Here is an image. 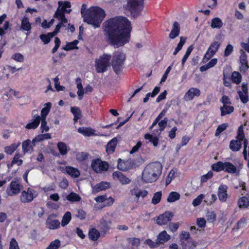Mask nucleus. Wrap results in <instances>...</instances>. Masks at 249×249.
I'll use <instances>...</instances> for the list:
<instances>
[{
    "label": "nucleus",
    "mask_w": 249,
    "mask_h": 249,
    "mask_svg": "<svg viewBox=\"0 0 249 249\" xmlns=\"http://www.w3.org/2000/svg\"><path fill=\"white\" fill-rule=\"evenodd\" d=\"M242 146V142L238 140H231L230 143V148L232 151H238Z\"/></svg>",
    "instance_id": "nucleus-29"
},
{
    "label": "nucleus",
    "mask_w": 249,
    "mask_h": 249,
    "mask_svg": "<svg viewBox=\"0 0 249 249\" xmlns=\"http://www.w3.org/2000/svg\"><path fill=\"white\" fill-rule=\"evenodd\" d=\"M242 80V76L241 74L237 71H233L231 74V80L233 83L236 84L240 83Z\"/></svg>",
    "instance_id": "nucleus-44"
},
{
    "label": "nucleus",
    "mask_w": 249,
    "mask_h": 249,
    "mask_svg": "<svg viewBox=\"0 0 249 249\" xmlns=\"http://www.w3.org/2000/svg\"><path fill=\"white\" fill-rule=\"evenodd\" d=\"M22 187L23 186L20 182L12 180L6 189V193L8 196H10L17 195L20 192Z\"/></svg>",
    "instance_id": "nucleus-9"
},
{
    "label": "nucleus",
    "mask_w": 249,
    "mask_h": 249,
    "mask_svg": "<svg viewBox=\"0 0 249 249\" xmlns=\"http://www.w3.org/2000/svg\"><path fill=\"white\" fill-rule=\"evenodd\" d=\"M110 187L109 183L107 182L102 181L100 183L97 184L92 187V193H97L100 191L105 190Z\"/></svg>",
    "instance_id": "nucleus-21"
},
{
    "label": "nucleus",
    "mask_w": 249,
    "mask_h": 249,
    "mask_svg": "<svg viewBox=\"0 0 249 249\" xmlns=\"http://www.w3.org/2000/svg\"><path fill=\"white\" fill-rule=\"evenodd\" d=\"M86 213L83 210L79 209L77 211L76 216L81 220L85 219L86 217Z\"/></svg>",
    "instance_id": "nucleus-64"
},
{
    "label": "nucleus",
    "mask_w": 249,
    "mask_h": 249,
    "mask_svg": "<svg viewBox=\"0 0 249 249\" xmlns=\"http://www.w3.org/2000/svg\"><path fill=\"white\" fill-rule=\"evenodd\" d=\"M32 141L30 140H26L24 141L22 144V150L24 153L32 152L33 150V146H34Z\"/></svg>",
    "instance_id": "nucleus-26"
},
{
    "label": "nucleus",
    "mask_w": 249,
    "mask_h": 249,
    "mask_svg": "<svg viewBox=\"0 0 249 249\" xmlns=\"http://www.w3.org/2000/svg\"><path fill=\"white\" fill-rule=\"evenodd\" d=\"M168 122V118L165 117L163 120L160 121L158 124L159 129H155L153 130V134L155 136H160L161 132L166 127Z\"/></svg>",
    "instance_id": "nucleus-19"
},
{
    "label": "nucleus",
    "mask_w": 249,
    "mask_h": 249,
    "mask_svg": "<svg viewBox=\"0 0 249 249\" xmlns=\"http://www.w3.org/2000/svg\"><path fill=\"white\" fill-rule=\"evenodd\" d=\"M204 197V196L203 194H201L199 195L197 197H196L193 201L192 204L194 207H196L198 206L201 203Z\"/></svg>",
    "instance_id": "nucleus-56"
},
{
    "label": "nucleus",
    "mask_w": 249,
    "mask_h": 249,
    "mask_svg": "<svg viewBox=\"0 0 249 249\" xmlns=\"http://www.w3.org/2000/svg\"><path fill=\"white\" fill-rule=\"evenodd\" d=\"M88 155V154L86 152H79L76 155V159L78 161H82L86 160L87 159Z\"/></svg>",
    "instance_id": "nucleus-55"
},
{
    "label": "nucleus",
    "mask_w": 249,
    "mask_h": 249,
    "mask_svg": "<svg viewBox=\"0 0 249 249\" xmlns=\"http://www.w3.org/2000/svg\"><path fill=\"white\" fill-rule=\"evenodd\" d=\"M71 218V213L67 212L63 215L61 221V225L63 227L65 226L70 222Z\"/></svg>",
    "instance_id": "nucleus-45"
},
{
    "label": "nucleus",
    "mask_w": 249,
    "mask_h": 249,
    "mask_svg": "<svg viewBox=\"0 0 249 249\" xmlns=\"http://www.w3.org/2000/svg\"><path fill=\"white\" fill-rule=\"evenodd\" d=\"M200 91L198 89L191 88L185 94L184 99L186 101H190L193 99L195 96H199Z\"/></svg>",
    "instance_id": "nucleus-18"
},
{
    "label": "nucleus",
    "mask_w": 249,
    "mask_h": 249,
    "mask_svg": "<svg viewBox=\"0 0 249 249\" xmlns=\"http://www.w3.org/2000/svg\"><path fill=\"white\" fill-rule=\"evenodd\" d=\"M20 142L18 143H12L9 146H6L4 148V152L9 155H11L19 146Z\"/></svg>",
    "instance_id": "nucleus-39"
},
{
    "label": "nucleus",
    "mask_w": 249,
    "mask_h": 249,
    "mask_svg": "<svg viewBox=\"0 0 249 249\" xmlns=\"http://www.w3.org/2000/svg\"><path fill=\"white\" fill-rule=\"evenodd\" d=\"M228 125L227 124H223L218 126L215 133V135L216 136H219V135L223 132L224 130H225Z\"/></svg>",
    "instance_id": "nucleus-57"
},
{
    "label": "nucleus",
    "mask_w": 249,
    "mask_h": 249,
    "mask_svg": "<svg viewBox=\"0 0 249 249\" xmlns=\"http://www.w3.org/2000/svg\"><path fill=\"white\" fill-rule=\"evenodd\" d=\"M225 162L218 161L212 165V169L217 172L224 171Z\"/></svg>",
    "instance_id": "nucleus-43"
},
{
    "label": "nucleus",
    "mask_w": 249,
    "mask_h": 249,
    "mask_svg": "<svg viewBox=\"0 0 249 249\" xmlns=\"http://www.w3.org/2000/svg\"><path fill=\"white\" fill-rule=\"evenodd\" d=\"M125 60V54L122 51L118 50L113 53L111 65L115 73L118 74L122 71Z\"/></svg>",
    "instance_id": "nucleus-4"
},
{
    "label": "nucleus",
    "mask_w": 249,
    "mask_h": 249,
    "mask_svg": "<svg viewBox=\"0 0 249 249\" xmlns=\"http://www.w3.org/2000/svg\"><path fill=\"white\" fill-rule=\"evenodd\" d=\"M58 7L56 10L53 17L60 18L65 17V14H70L71 12V4L68 1H59L58 2Z\"/></svg>",
    "instance_id": "nucleus-8"
},
{
    "label": "nucleus",
    "mask_w": 249,
    "mask_h": 249,
    "mask_svg": "<svg viewBox=\"0 0 249 249\" xmlns=\"http://www.w3.org/2000/svg\"><path fill=\"white\" fill-rule=\"evenodd\" d=\"M100 236V232L95 228L91 229L89 230V239L92 241H96Z\"/></svg>",
    "instance_id": "nucleus-32"
},
{
    "label": "nucleus",
    "mask_w": 249,
    "mask_h": 249,
    "mask_svg": "<svg viewBox=\"0 0 249 249\" xmlns=\"http://www.w3.org/2000/svg\"><path fill=\"white\" fill-rule=\"evenodd\" d=\"M143 0H127L126 8L134 18L137 17L143 7Z\"/></svg>",
    "instance_id": "nucleus-6"
},
{
    "label": "nucleus",
    "mask_w": 249,
    "mask_h": 249,
    "mask_svg": "<svg viewBox=\"0 0 249 249\" xmlns=\"http://www.w3.org/2000/svg\"><path fill=\"white\" fill-rule=\"evenodd\" d=\"M223 22L219 18H214L212 19L211 27L213 29H220L223 26Z\"/></svg>",
    "instance_id": "nucleus-35"
},
{
    "label": "nucleus",
    "mask_w": 249,
    "mask_h": 249,
    "mask_svg": "<svg viewBox=\"0 0 249 249\" xmlns=\"http://www.w3.org/2000/svg\"><path fill=\"white\" fill-rule=\"evenodd\" d=\"M51 135L50 133L39 134L33 139L32 142L34 144V145H35L36 142L43 141L45 140H49L51 139Z\"/></svg>",
    "instance_id": "nucleus-30"
},
{
    "label": "nucleus",
    "mask_w": 249,
    "mask_h": 249,
    "mask_svg": "<svg viewBox=\"0 0 249 249\" xmlns=\"http://www.w3.org/2000/svg\"><path fill=\"white\" fill-rule=\"evenodd\" d=\"M248 142L247 140H244V150H243V156L245 160H247L249 159V146H248Z\"/></svg>",
    "instance_id": "nucleus-50"
},
{
    "label": "nucleus",
    "mask_w": 249,
    "mask_h": 249,
    "mask_svg": "<svg viewBox=\"0 0 249 249\" xmlns=\"http://www.w3.org/2000/svg\"><path fill=\"white\" fill-rule=\"evenodd\" d=\"M32 114L33 117L31 122L27 124L25 126V128L28 129H36L38 126L41 122V117L37 114V110H33Z\"/></svg>",
    "instance_id": "nucleus-11"
},
{
    "label": "nucleus",
    "mask_w": 249,
    "mask_h": 249,
    "mask_svg": "<svg viewBox=\"0 0 249 249\" xmlns=\"http://www.w3.org/2000/svg\"><path fill=\"white\" fill-rule=\"evenodd\" d=\"M173 216L172 213L170 212H165L164 213L160 214L157 218V223L159 225H164L167 224V223L170 221Z\"/></svg>",
    "instance_id": "nucleus-12"
},
{
    "label": "nucleus",
    "mask_w": 249,
    "mask_h": 249,
    "mask_svg": "<svg viewBox=\"0 0 249 249\" xmlns=\"http://www.w3.org/2000/svg\"><path fill=\"white\" fill-rule=\"evenodd\" d=\"M233 51V47L232 45L229 44L226 46L225 51H224V56H229Z\"/></svg>",
    "instance_id": "nucleus-62"
},
{
    "label": "nucleus",
    "mask_w": 249,
    "mask_h": 249,
    "mask_svg": "<svg viewBox=\"0 0 249 249\" xmlns=\"http://www.w3.org/2000/svg\"><path fill=\"white\" fill-rule=\"evenodd\" d=\"M111 57L110 54H104L96 60L95 68L98 73H103L107 70Z\"/></svg>",
    "instance_id": "nucleus-7"
},
{
    "label": "nucleus",
    "mask_w": 249,
    "mask_h": 249,
    "mask_svg": "<svg viewBox=\"0 0 249 249\" xmlns=\"http://www.w3.org/2000/svg\"><path fill=\"white\" fill-rule=\"evenodd\" d=\"M114 180H119L122 185L129 184L131 180L126 177L123 173L120 171H115L112 174Z\"/></svg>",
    "instance_id": "nucleus-15"
},
{
    "label": "nucleus",
    "mask_w": 249,
    "mask_h": 249,
    "mask_svg": "<svg viewBox=\"0 0 249 249\" xmlns=\"http://www.w3.org/2000/svg\"><path fill=\"white\" fill-rule=\"evenodd\" d=\"M228 186L226 185L221 184L218 187L217 196L220 201L225 202L228 197L227 190Z\"/></svg>",
    "instance_id": "nucleus-16"
},
{
    "label": "nucleus",
    "mask_w": 249,
    "mask_h": 249,
    "mask_svg": "<svg viewBox=\"0 0 249 249\" xmlns=\"http://www.w3.org/2000/svg\"><path fill=\"white\" fill-rule=\"evenodd\" d=\"M153 134H150L146 133L144 135V138L145 140H149V142H151L154 146H157L159 143V136H153Z\"/></svg>",
    "instance_id": "nucleus-31"
},
{
    "label": "nucleus",
    "mask_w": 249,
    "mask_h": 249,
    "mask_svg": "<svg viewBox=\"0 0 249 249\" xmlns=\"http://www.w3.org/2000/svg\"><path fill=\"white\" fill-rule=\"evenodd\" d=\"M12 58L19 62H22L24 61V57L20 53H16L12 56Z\"/></svg>",
    "instance_id": "nucleus-61"
},
{
    "label": "nucleus",
    "mask_w": 249,
    "mask_h": 249,
    "mask_svg": "<svg viewBox=\"0 0 249 249\" xmlns=\"http://www.w3.org/2000/svg\"><path fill=\"white\" fill-rule=\"evenodd\" d=\"M55 35H56V34L53 32L52 33H49L47 34H42L39 37L44 43L46 44L49 43L51 39Z\"/></svg>",
    "instance_id": "nucleus-34"
},
{
    "label": "nucleus",
    "mask_w": 249,
    "mask_h": 249,
    "mask_svg": "<svg viewBox=\"0 0 249 249\" xmlns=\"http://www.w3.org/2000/svg\"><path fill=\"white\" fill-rule=\"evenodd\" d=\"M19 158L20 155L19 154H15L12 161V164H17L18 166L21 165L23 162V160L19 159Z\"/></svg>",
    "instance_id": "nucleus-58"
},
{
    "label": "nucleus",
    "mask_w": 249,
    "mask_h": 249,
    "mask_svg": "<svg viewBox=\"0 0 249 249\" xmlns=\"http://www.w3.org/2000/svg\"><path fill=\"white\" fill-rule=\"evenodd\" d=\"M162 165L159 161L149 163L144 167L142 173V180L145 183L155 182L161 174Z\"/></svg>",
    "instance_id": "nucleus-3"
},
{
    "label": "nucleus",
    "mask_w": 249,
    "mask_h": 249,
    "mask_svg": "<svg viewBox=\"0 0 249 249\" xmlns=\"http://www.w3.org/2000/svg\"><path fill=\"white\" fill-rule=\"evenodd\" d=\"M118 142V139L114 137L108 142L106 148V151L108 154H112L115 151Z\"/></svg>",
    "instance_id": "nucleus-20"
},
{
    "label": "nucleus",
    "mask_w": 249,
    "mask_h": 249,
    "mask_svg": "<svg viewBox=\"0 0 249 249\" xmlns=\"http://www.w3.org/2000/svg\"><path fill=\"white\" fill-rule=\"evenodd\" d=\"M78 132L86 137H89L95 135V130L90 127H79Z\"/></svg>",
    "instance_id": "nucleus-25"
},
{
    "label": "nucleus",
    "mask_w": 249,
    "mask_h": 249,
    "mask_svg": "<svg viewBox=\"0 0 249 249\" xmlns=\"http://www.w3.org/2000/svg\"><path fill=\"white\" fill-rule=\"evenodd\" d=\"M44 106H45L44 107H43L41 110V116H40V117H41V119H46V117L50 111L51 106H52V104L50 102H48V103H46L44 105Z\"/></svg>",
    "instance_id": "nucleus-36"
},
{
    "label": "nucleus",
    "mask_w": 249,
    "mask_h": 249,
    "mask_svg": "<svg viewBox=\"0 0 249 249\" xmlns=\"http://www.w3.org/2000/svg\"><path fill=\"white\" fill-rule=\"evenodd\" d=\"M238 94L239 96V97H240V99L241 102L243 103L246 104L249 101L248 94L243 93V92H241V91H238Z\"/></svg>",
    "instance_id": "nucleus-54"
},
{
    "label": "nucleus",
    "mask_w": 249,
    "mask_h": 249,
    "mask_svg": "<svg viewBox=\"0 0 249 249\" xmlns=\"http://www.w3.org/2000/svg\"><path fill=\"white\" fill-rule=\"evenodd\" d=\"M180 197L179 193L176 192H172L169 194L167 201L168 202H174L179 199Z\"/></svg>",
    "instance_id": "nucleus-42"
},
{
    "label": "nucleus",
    "mask_w": 249,
    "mask_h": 249,
    "mask_svg": "<svg viewBox=\"0 0 249 249\" xmlns=\"http://www.w3.org/2000/svg\"><path fill=\"white\" fill-rule=\"evenodd\" d=\"M71 110L74 115V121L76 122L78 119L81 117V112L80 109L77 107H71Z\"/></svg>",
    "instance_id": "nucleus-40"
},
{
    "label": "nucleus",
    "mask_w": 249,
    "mask_h": 249,
    "mask_svg": "<svg viewBox=\"0 0 249 249\" xmlns=\"http://www.w3.org/2000/svg\"><path fill=\"white\" fill-rule=\"evenodd\" d=\"M221 111V115L222 116H225L227 114H230L233 112L234 107L230 106V105H224L220 107Z\"/></svg>",
    "instance_id": "nucleus-28"
},
{
    "label": "nucleus",
    "mask_w": 249,
    "mask_h": 249,
    "mask_svg": "<svg viewBox=\"0 0 249 249\" xmlns=\"http://www.w3.org/2000/svg\"><path fill=\"white\" fill-rule=\"evenodd\" d=\"M170 238V235L167 233L165 231H163L158 235L156 240L159 245L166 243Z\"/></svg>",
    "instance_id": "nucleus-23"
},
{
    "label": "nucleus",
    "mask_w": 249,
    "mask_h": 249,
    "mask_svg": "<svg viewBox=\"0 0 249 249\" xmlns=\"http://www.w3.org/2000/svg\"><path fill=\"white\" fill-rule=\"evenodd\" d=\"M57 147L61 155H66L70 150L69 147L63 142H58Z\"/></svg>",
    "instance_id": "nucleus-27"
},
{
    "label": "nucleus",
    "mask_w": 249,
    "mask_h": 249,
    "mask_svg": "<svg viewBox=\"0 0 249 249\" xmlns=\"http://www.w3.org/2000/svg\"><path fill=\"white\" fill-rule=\"evenodd\" d=\"M66 199L70 202H77L80 201L81 197L76 193L71 192L66 196Z\"/></svg>",
    "instance_id": "nucleus-41"
},
{
    "label": "nucleus",
    "mask_w": 249,
    "mask_h": 249,
    "mask_svg": "<svg viewBox=\"0 0 249 249\" xmlns=\"http://www.w3.org/2000/svg\"><path fill=\"white\" fill-rule=\"evenodd\" d=\"M46 120V119H41V124L40 129L42 132H43L44 131L47 132L49 130V127L47 125V122Z\"/></svg>",
    "instance_id": "nucleus-60"
},
{
    "label": "nucleus",
    "mask_w": 249,
    "mask_h": 249,
    "mask_svg": "<svg viewBox=\"0 0 249 249\" xmlns=\"http://www.w3.org/2000/svg\"><path fill=\"white\" fill-rule=\"evenodd\" d=\"M91 167L96 173H101L108 169V165L107 162L103 161L100 159H97L92 161Z\"/></svg>",
    "instance_id": "nucleus-10"
},
{
    "label": "nucleus",
    "mask_w": 249,
    "mask_h": 249,
    "mask_svg": "<svg viewBox=\"0 0 249 249\" xmlns=\"http://www.w3.org/2000/svg\"><path fill=\"white\" fill-rule=\"evenodd\" d=\"M66 172L71 177L73 178H77L80 176L79 171L75 168L71 166H67L66 167Z\"/></svg>",
    "instance_id": "nucleus-33"
},
{
    "label": "nucleus",
    "mask_w": 249,
    "mask_h": 249,
    "mask_svg": "<svg viewBox=\"0 0 249 249\" xmlns=\"http://www.w3.org/2000/svg\"><path fill=\"white\" fill-rule=\"evenodd\" d=\"M33 192L35 191L28 188L27 191H23L20 196V201L22 203H29L31 202L35 197Z\"/></svg>",
    "instance_id": "nucleus-14"
},
{
    "label": "nucleus",
    "mask_w": 249,
    "mask_h": 249,
    "mask_svg": "<svg viewBox=\"0 0 249 249\" xmlns=\"http://www.w3.org/2000/svg\"><path fill=\"white\" fill-rule=\"evenodd\" d=\"M161 196L162 194L161 191L155 193L152 199L151 203L154 205L158 204L160 201Z\"/></svg>",
    "instance_id": "nucleus-49"
},
{
    "label": "nucleus",
    "mask_w": 249,
    "mask_h": 249,
    "mask_svg": "<svg viewBox=\"0 0 249 249\" xmlns=\"http://www.w3.org/2000/svg\"><path fill=\"white\" fill-rule=\"evenodd\" d=\"M247 219L246 217H242L239 220L235 227H234V229L238 230L240 228H242L244 227L247 224Z\"/></svg>",
    "instance_id": "nucleus-53"
},
{
    "label": "nucleus",
    "mask_w": 249,
    "mask_h": 249,
    "mask_svg": "<svg viewBox=\"0 0 249 249\" xmlns=\"http://www.w3.org/2000/svg\"><path fill=\"white\" fill-rule=\"evenodd\" d=\"M224 171L230 174H238L239 170L232 163L225 162Z\"/></svg>",
    "instance_id": "nucleus-22"
},
{
    "label": "nucleus",
    "mask_w": 249,
    "mask_h": 249,
    "mask_svg": "<svg viewBox=\"0 0 249 249\" xmlns=\"http://www.w3.org/2000/svg\"><path fill=\"white\" fill-rule=\"evenodd\" d=\"M180 32V25L178 22H175L173 25V28L169 34L171 39H174L178 36Z\"/></svg>",
    "instance_id": "nucleus-24"
},
{
    "label": "nucleus",
    "mask_w": 249,
    "mask_h": 249,
    "mask_svg": "<svg viewBox=\"0 0 249 249\" xmlns=\"http://www.w3.org/2000/svg\"><path fill=\"white\" fill-rule=\"evenodd\" d=\"M78 43V41L77 40H74L71 42L67 43L66 46L63 47V49L66 51L73 50L75 49H77L78 47H77V45Z\"/></svg>",
    "instance_id": "nucleus-48"
},
{
    "label": "nucleus",
    "mask_w": 249,
    "mask_h": 249,
    "mask_svg": "<svg viewBox=\"0 0 249 249\" xmlns=\"http://www.w3.org/2000/svg\"><path fill=\"white\" fill-rule=\"evenodd\" d=\"M213 176V173L212 171H209L206 174L203 175L201 177V182H206L208 181V180L211 178H212Z\"/></svg>",
    "instance_id": "nucleus-59"
},
{
    "label": "nucleus",
    "mask_w": 249,
    "mask_h": 249,
    "mask_svg": "<svg viewBox=\"0 0 249 249\" xmlns=\"http://www.w3.org/2000/svg\"><path fill=\"white\" fill-rule=\"evenodd\" d=\"M182 249H195L197 243L190 236L189 232L182 231L179 236Z\"/></svg>",
    "instance_id": "nucleus-5"
},
{
    "label": "nucleus",
    "mask_w": 249,
    "mask_h": 249,
    "mask_svg": "<svg viewBox=\"0 0 249 249\" xmlns=\"http://www.w3.org/2000/svg\"><path fill=\"white\" fill-rule=\"evenodd\" d=\"M87 8L86 4L82 5L81 14L84 21L92 25L94 28L99 27L106 16L105 11L97 6L90 7L88 9Z\"/></svg>",
    "instance_id": "nucleus-2"
},
{
    "label": "nucleus",
    "mask_w": 249,
    "mask_h": 249,
    "mask_svg": "<svg viewBox=\"0 0 249 249\" xmlns=\"http://www.w3.org/2000/svg\"><path fill=\"white\" fill-rule=\"evenodd\" d=\"M55 218L56 216L54 214L49 215L46 222V226L48 229L55 230L60 227V223Z\"/></svg>",
    "instance_id": "nucleus-13"
},
{
    "label": "nucleus",
    "mask_w": 249,
    "mask_h": 249,
    "mask_svg": "<svg viewBox=\"0 0 249 249\" xmlns=\"http://www.w3.org/2000/svg\"><path fill=\"white\" fill-rule=\"evenodd\" d=\"M103 27L107 41L115 48L129 42L132 27L126 18L118 16L110 18L104 22Z\"/></svg>",
    "instance_id": "nucleus-1"
},
{
    "label": "nucleus",
    "mask_w": 249,
    "mask_h": 249,
    "mask_svg": "<svg viewBox=\"0 0 249 249\" xmlns=\"http://www.w3.org/2000/svg\"><path fill=\"white\" fill-rule=\"evenodd\" d=\"M129 243L131 244L132 249H138L140 245V240L137 238H129L128 239Z\"/></svg>",
    "instance_id": "nucleus-46"
},
{
    "label": "nucleus",
    "mask_w": 249,
    "mask_h": 249,
    "mask_svg": "<svg viewBox=\"0 0 249 249\" xmlns=\"http://www.w3.org/2000/svg\"><path fill=\"white\" fill-rule=\"evenodd\" d=\"M220 45V43L218 41H214L210 45L208 48L209 52H211L214 54L217 52Z\"/></svg>",
    "instance_id": "nucleus-47"
},
{
    "label": "nucleus",
    "mask_w": 249,
    "mask_h": 249,
    "mask_svg": "<svg viewBox=\"0 0 249 249\" xmlns=\"http://www.w3.org/2000/svg\"><path fill=\"white\" fill-rule=\"evenodd\" d=\"M9 249H19L18 243L15 238H12L10 242Z\"/></svg>",
    "instance_id": "nucleus-63"
},
{
    "label": "nucleus",
    "mask_w": 249,
    "mask_h": 249,
    "mask_svg": "<svg viewBox=\"0 0 249 249\" xmlns=\"http://www.w3.org/2000/svg\"><path fill=\"white\" fill-rule=\"evenodd\" d=\"M20 30L26 31V35L28 36L32 29L31 23L30 22L29 19L26 16H24L21 20Z\"/></svg>",
    "instance_id": "nucleus-17"
},
{
    "label": "nucleus",
    "mask_w": 249,
    "mask_h": 249,
    "mask_svg": "<svg viewBox=\"0 0 249 249\" xmlns=\"http://www.w3.org/2000/svg\"><path fill=\"white\" fill-rule=\"evenodd\" d=\"M55 18L60 21V22L56 26V27L53 31L56 34H57L59 32V30L61 27L65 26L64 24L68 22V20L65 17H62L61 18Z\"/></svg>",
    "instance_id": "nucleus-37"
},
{
    "label": "nucleus",
    "mask_w": 249,
    "mask_h": 249,
    "mask_svg": "<svg viewBox=\"0 0 249 249\" xmlns=\"http://www.w3.org/2000/svg\"><path fill=\"white\" fill-rule=\"evenodd\" d=\"M60 245V240L55 239L54 241H52L46 249H58Z\"/></svg>",
    "instance_id": "nucleus-52"
},
{
    "label": "nucleus",
    "mask_w": 249,
    "mask_h": 249,
    "mask_svg": "<svg viewBox=\"0 0 249 249\" xmlns=\"http://www.w3.org/2000/svg\"><path fill=\"white\" fill-rule=\"evenodd\" d=\"M239 207L240 208H246L249 206V199L246 196H242L238 201Z\"/></svg>",
    "instance_id": "nucleus-38"
},
{
    "label": "nucleus",
    "mask_w": 249,
    "mask_h": 249,
    "mask_svg": "<svg viewBox=\"0 0 249 249\" xmlns=\"http://www.w3.org/2000/svg\"><path fill=\"white\" fill-rule=\"evenodd\" d=\"M236 139V140L240 141L241 142L242 141H243V143L244 142V140H247L245 138V134L244 133L243 127L242 126H240L238 128Z\"/></svg>",
    "instance_id": "nucleus-51"
}]
</instances>
